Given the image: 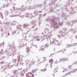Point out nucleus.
<instances>
[{
    "label": "nucleus",
    "mask_w": 77,
    "mask_h": 77,
    "mask_svg": "<svg viewBox=\"0 0 77 77\" xmlns=\"http://www.w3.org/2000/svg\"><path fill=\"white\" fill-rule=\"evenodd\" d=\"M26 77H34V75L32 72H28L26 73Z\"/></svg>",
    "instance_id": "1"
},
{
    "label": "nucleus",
    "mask_w": 77,
    "mask_h": 77,
    "mask_svg": "<svg viewBox=\"0 0 77 77\" xmlns=\"http://www.w3.org/2000/svg\"><path fill=\"white\" fill-rule=\"evenodd\" d=\"M37 65L38 64V62L36 61H32L31 62L30 65Z\"/></svg>",
    "instance_id": "2"
},
{
    "label": "nucleus",
    "mask_w": 77,
    "mask_h": 77,
    "mask_svg": "<svg viewBox=\"0 0 77 77\" xmlns=\"http://www.w3.org/2000/svg\"><path fill=\"white\" fill-rule=\"evenodd\" d=\"M63 72H65L66 75H67L69 74H71V72L68 71H63Z\"/></svg>",
    "instance_id": "3"
},
{
    "label": "nucleus",
    "mask_w": 77,
    "mask_h": 77,
    "mask_svg": "<svg viewBox=\"0 0 77 77\" xmlns=\"http://www.w3.org/2000/svg\"><path fill=\"white\" fill-rule=\"evenodd\" d=\"M54 61V60L53 59H51L49 61V63H51V65H50V66L51 68H52V64H53V63Z\"/></svg>",
    "instance_id": "4"
},
{
    "label": "nucleus",
    "mask_w": 77,
    "mask_h": 77,
    "mask_svg": "<svg viewBox=\"0 0 77 77\" xmlns=\"http://www.w3.org/2000/svg\"><path fill=\"white\" fill-rule=\"evenodd\" d=\"M34 14L35 15V16H37V15H38V11H34Z\"/></svg>",
    "instance_id": "5"
},
{
    "label": "nucleus",
    "mask_w": 77,
    "mask_h": 77,
    "mask_svg": "<svg viewBox=\"0 0 77 77\" xmlns=\"http://www.w3.org/2000/svg\"><path fill=\"white\" fill-rule=\"evenodd\" d=\"M58 37H59L60 38H61L62 37H63V35L62 34V33H59L58 35Z\"/></svg>",
    "instance_id": "6"
},
{
    "label": "nucleus",
    "mask_w": 77,
    "mask_h": 77,
    "mask_svg": "<svg viewBox=\"0 0 77 77\" xmlns=\"http://www.w3.org/2000/svg\"><path fill=\"white\" fill-rule=\"evenodd\" d=\"M45 57L43 58V59H42V62L40 63H43V62H45Z\"/></svg>",
    "instance_id": "7"
},
{
    "label": "nucleus",
    "mask_w": 77,
    "mask_h": 77,
    "mask_svg": "<svg viewBox=\"0 0 77 77\" xmlns=\"http://www.w3.org/2000/svg\"><path fill=\"white\" fill-rule=\"evenodd\" d=\"M33 17V15L32 14H28V17H29V18H32Z\"/></svg>",
    "instance_id": "8"
},
{
    "label": "nucleus",
    "mask_w": 77,
    "mask_h": 77,
    "mask_svg": "<svg viewBox=\"0 0 77 77\" xmlns=\"http://www.w3.org/2000/svg\"><path fill=\"white\" fill-rule=\"evenodd\" d=\"M17 29H18L19 30H21V26H20V25H18L17 26Z\"/></svg>",
    "instance_id": "9"
},
{
    "label": "nucleus",
    "mask_w": 77,
    "mask_h": 77,
    "mask_svg": "<svg viewBox=\"0 0 77 77\" xmlns=\"http://www.w3.org/2000/svg\"><path fill=\"white\" fill-rule=\"evenodd\" d=\"M49 30H48V28H46L45 29V33H48V32Z\"/></svg>",
    "instance_id": "10"
},
{
    "label": "nucleus",
    "mask_w": 77,
    "mask_h": 77,
    "mask_svg": "<svg viewBox=\"0 0 77 77\" xmlns=\"http://www.w3.org/2000/svg\"><path fill=\"white\" fill-rule=\"evenodd\" d=\"M60 62H65V59L63 58L61 59L60 60Z\"/></svg>",
    "instance_id": "11"
},
{
    "label": "nucleus",
    "mask_w": 77,
    "mask_h": 77,
    "mask_svg": "<svg viewBox=\"0 0 77 77\" xmlns=\"http://www.w3.org/2000/svg\"><path fill=\"white\" fill-rule=\"evenodd\" d=\"M29 51H30V48L27 47L26 49V52H27V53H29Z\"/></svg>",
    "instance_id": "12"
},
{
    "label": "nucleus",
    "mask_w": 77,
    "mask_h": 77,
    "mask_svg": "<svg viewBox=\"0 0 77 77\" xmlns=\"http://www.w3.org/2000/svg\"><path fill=\"white\" fill-rule=\"evenodd\" d=\"M77 53V51L75 50L74 51L72 52V53H73V54H76Z\"/></svg>",
    "instance_id": "13"
},
{
    "label": "nucleus",
    "mask_w": 77,
    "mask_h": 77,
    "mask_svg": "<svg viewBox=\"0 0 77 77\" xmlns=\"http://www.w3.org/2000/svg\"><path fill=\"white\" fill-rule=\"evenodd\" d=\"M29 14L27 13H26L25 14V17H28V16H29Z\"/></svg>",
    "instance_id": "14"
},
{
    "label": "nucleus",
    "mask_w": 77,
    "mask_h": 77,
    "mask_svg": "<svg viewBox=\"0 0 77 77\" xmlns=\"http://www.w3.org/2000/svg\"><path fill=\"white\" fill-rule=\"evenodd\" d=\"M26 72V71L25 70H23V71H22V72L23 73V75H24V74Z\"/></svg>",
    "instance_id": "15"
},
{
    "label": "nucleus",
    "mask_w": 77,
    "mask_h": 77,
    "mask_svg": "<svg viewBox=\"0 0 77 77\" xmlns=\"http://www.w3.org/2000/svg\"><path fill=\"white\" fill-rule=\"evenodd\" d=\"M28 26V25L27 24H24L23 27H27Z\"/></svg>",
    "instance_id": "16"
},
{
    "label": "nucleus",
    "mask_w": 77,
    "mask_h": 77,
    "mask_svg": "<svg viewBox=\"0 0 77 77\" xmlns=\"http://www.w3.org/2000/svg\"><path fill=\"white\" fill-rule=\"evenodd\" d=\"M36 69L32 70V72L34 73L36 72Z\"/></svg>",
    "instance_id": "17"
},
{
    "label": "nucleus",
    "mask_w": 77,
    "mask_h": 77,
    "mask_svg": "<svg viewBox=\"0 0 77 77\" xmlns=\"http://www.w3.org/2000/svg\"><path fill=\"white\" fill-rule=\"evenodd\" d=\"M37 41H39L40 40V37H37Z\"/></svg>",
    "instance_id": "18"
},
{
    "label": "nucleus",
    "mask_w": 77,
    "mask_h": 77,
    "mask_svg": "<svg viewBox=\"0 0 77 77\" xmlns=\"http://www.w3.org/2000/svg\"><path fill=\"white\" fill-rule=\"evenodd\" d=\"M26 64H28L29 63V60H27L26 61Z\"/></svg>",
    "instance_id": "19"
},
{
    "label": "nucleus",
    "mask_w": 77,
    "mask_h": 77,
    "mask_svg": "<svg viewBox=\"0 0 77 77\" xmlns=\"http://www.w3.org/2000/svg\"><path fill=\"white\" fill-rule=\"evenodd\" d=\"M54 71H55L54 72V73H55L56 72H57V68H56L55 69H54Z\"/></svg>",
    "instance_id": "20"
},
{
    "label": "nucleus",
    "mask_w": 77,
    "mask_h": 77,
    "mask_svg": "<svg viewBox=\"0 0 77 77\" xmlns=\"http://www.w3.org/2000/svg\"><path fill=\"white\" fill-rule=\"evenodd\" d=\"M65 60H66L67 61H68V59L67 58H65L64 59V61Z\"/></svg>",
    "instance_id": "21"
},
{
    "label": "nucleus",
    "mask_w": 77,
    "mask_h": 77,
    "mask_svg": "<svg viewBox=\"0 0 77 77\" xmlns=\"http://www.w3.org/2000/svg\"><path fill=\"white\" fill-rule=\"evenodd\" d=\"M54 54H51L50 57H51V56H53L54 55Z\"/></svg>",
    "instance_id": "22"
},
{
    "label": "nucleus",
    "mask_w": 77,
    "mask_h": 77,
    "mask_svg": "<svg viewBox=\"0 0 77 77\" xmlns=\"http://www.w3.org/2000/svg\"><path fill=\"white\" fill-rule=\"evenodd\" d=\"M64 51H66V50H65V49H63V50H61L62 52H64Z\"/></svg>",
    "instance_id": "23"
},
{
    "label": "nucleus",
    "mask_w": 77,
    "mask_h": 77,
    "mask_svg": "<svg viewBox=\"0 0 77 77\" xmlns=\"http://www.w3.org/2000/svg\"><path fill=\"white\" fill-rule=\"evenodd\" d=\"M54 63H56V64H57V63H58V62L57 61V60L55 61Z\"/></svg>",
    "instance_id": "24"
},
{
    "label": "nucleus",
    "mask_w": 77,
    "mask_h": 77,
    "mask_svg": "<svg viewBox=\"0 0 77 77\" xmlns=\"http://www.w3.org/2000/svg\"><path fill=\"white\" fill-rule=\"evenodd\" d=\"M0 15L1 16V17L3 16V14L2 13H0Z\"/></svg>",
    "instance_id": "25"
},
{
    "label": "nucleus",
    "mask_w": 77,
    "mask_h": 77,
    "mask_svg": "<svg viewBox=\"0 0 77 77\" xmlns=\"http://www.w3.org/2000/svg\"><path fill=\"white\" fill-rule=\"evenodd\" d=\"M72 67V66L71 65L69 67H68V68H70V69H71V68Z\"/></svg>",
    "instance_id": "26"
},
{
    "label": "nucleus",
    "mask_w": 77,
    "mask_h": 77,
    "mask_svg": "<svg viewBox=\"0 0 77 77\" xmlns=\"http://www.w3.org/2000/svg\"><path fill=\"white\" fill-rule=\"evenodd\" d=\"M42 12V11H39L38 14H40V13H41V12Z\"/></svg>",
    "instance_id": "27"
},
{
    "label": "nucleus",
    "mask_w": 77,
    "mask_h": 77,
    "mask_svg": "<svg viewBox=\"0 0 77 77\" xmlns=\"http://www.w3.org/2000/svg\"><path fill=\"white\" fill-rule=\"evenodd\" d=\"M46 70H47V69H45V70H42L43 71H46Z\"/></svg>",
    "instance_id": "28"
},
{
    "label": "nucleus",
    "mask_w": 77,
    "mask_h": 77,
    "mask_svg": "<svg viewBox=\"0 0 77 77\" xmlns=\"http://www.w3.org/2000/svg\"><path fill=\"white\" fill-rule=\"evenodd\" d=\"M46 47H48V45H45Z\"/></svg>",
    "instance_id": "29"
},
{
    "label": "nucleus",
    "mask_w": 77,
    "mask_h": 77,
    "mask_svg": "<svg viewBox=\"0 0 77 77\" xmlns=\"http://www.w3.org/2000/svg\"><path fill=\"white\" fill-rule=\"evenodd\" d=\"M8 35L9 36V35H10V34L9 33H8Z\"/></svg>",
    "instance_id": "30"
},
{
    "label": "nucleus",
    "mask_w": 77,
    "mask_h": 77,
    "mask_svg": "<svg viewBox=\"0 0 77 77\" xmlns=\"http://www.w3.org/2000/svg\"><path fill=\"white\" fill-rule=\"evenodd\" d=\"M45 48H44L43 49V50H45Z\"/></svg>",
    "instance_id": "31"
},
{
    "label": "nucleus",
    "mask_w": 77,
    "mask_h": 77,
    "mask_svg": "<svg viewBox=\"0 0 77 77\" xmlns=\"http://www.w3.org/2000/svg\"><path fill=\"white\" fill-rule=\"evenodd\" d=\"M42 35H43L44 34V33H42Z\"/></svg>",
    "instance_id": "32"
},
{
    "label": "nucleus",
    "mask_w": 77,
    "mask_h": 77,
    "mask_svg": "<svg viewBox=\"0 0 77 77\" xmlns=\"http://www.w3.org/2000/svg\"><path fill=\"white\" fill-rule=\"evenodd\" d=\"M38 60V61H40V60Z\"/></svg>",
    "instance_id": "33"
},
{
    "label": "nucleus",
    "mask_w": 77,
    "mask_h": 77,
    "mask_svg": "<svg viewBox=\"0 0 77 77\" xmlns=\"http://www.w3.org/2000/svg\"><path fill=\"white\" fill-rule=\"evenodd\" d=\"M53 75H54V74H53Z\"/></svg>",
    "instance_id": "34"
},
{
    "label": "nucleus",
    "mask_w": 77,
    "mask_h": 77,
    "mask_svg": "<svg viewBox=\"0 0 77 77\" xmlns=\"http://www.w3.org/2000/svg\"><path fill=\"white\" fill-rule=\"evenodd\" d=\"M76 71H77V69H76Z\"/></svg>",
    "instance_id": "35"
},
{
    "label": "nucleus",
    "mask_w": 77,
    "mask_h": 77,
    "mask_svg": "<svg viewBox=\"0 0 77 77\" xmlns=\"http://www.w3.org/2000/svg\"><path fill=\"white\" fill-rule=\"evenodd\" d=\"M37 30V28L35 30Z\"/></svg>",
    "instance_id": "36"
},
{
    "label": "nucleus",
    "mask_w": 77,
    "mask_h": 77,
    "mask_svg": "<svg viewBox=\"0 0 77 77\" xmlns=\"http://www.w3.org/2000/svg\"><path fill=\"white\" fill-rule=\"evenodd\" d=\"M36 47L37 48V46H36Z\"/></svg>",
    "instance_id": "37"
},
{
    "label": "nucleus",
    "mask_w": 77,
    "mask_h": 77,
    "mask_svg": "<svg viewBox=\"0 0 77 77\" xmlns=\"http://www.w3.org/2000/svg\"><path fill=\"white\" fill-rule=\"evenodd\" d=\"M56 23V24H57V23Z\"/></svg>",
    "instance_id": "38"
}]
</instances>
